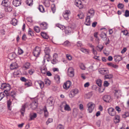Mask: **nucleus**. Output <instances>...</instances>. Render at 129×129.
<instances>
[{"label": "nucleus", "instance_id": "52", "mask_svg": "<svg viewBox=\"0 0 129 129\" xmlns=\"http://www.w3.org/2000/svg\"><path fill=\"white\" fill-rule=\"evenodd\" d=\"M34 29L37 33H38L40 31V29L39 27L38 26H36L34 27Z\"/></svg>", "mask_w": 129, "mask_h": 129}, {"label": "nucleus", "instance_id": "4", "mask_svg": "<svg viewBox=\"0 0 129 129\" xmlns=\"http://www.w3.org/2000/svg\"><path fill=\"white\" fill-rule=\"evenodd\" d=\"M71 14V12L69 10H66L63 12V16L64 19L67 20L69 19V16Z\"/></svg>", "mask_w": 129, "mask_h": 129}, {"label": "nucleus", "instance_id": "59", "mask_svg": "<svg viewBox=\"0 0 129 129\" xmlns=\"http://www.w3.org/2000/svg\"><path fill=\"white\" fill-rule=\"evenodd\" d=\"M75 95L71 91L70 92V93L69 94V96L71 98H72Z\"/></svg>", "mask_w": 129, "mask_h": 129}, {"label": "nucleus", "instance_id": "9", "mask_svg": "<svg viewBox=\"0 0 129 129\" xmlns=\"http://www.w3.org/2000/svg\"><path fill=\"white\" fill-rule=\"evenodd\" d=\"M115 96L117 99L120 98V90H115L114 91Z\"/></svg>", "mask_w": 129, "mask_h": 129}, {"label": "nucleus", "instance_id": "51", "mask_svg": "<svg viewBox=\"0 0 129 129\" xmlns=\"http://www.w3.org/2000/svg\"><path fill=\"white\" fill-rule=\"evenodd\" d=\"M23 52V50L20 48H18V54L19 55H20L22 54Z\"/></svg>", "mask_w": 129, "mask_h": 129}, {"label": "nucleus", "instance_id": "17", "mask_svg": "<svg viewBox=\"0 0 129 129\" xmlns=\"http://www.w3.org/2000/svg\"><path fill=\"white\" fill-rule=\"evenodd\" d=\"M38 106V103L36 102H33L31 104V107L33 109L36 108Z\"/></svg>", "mask_w": 129, "mask_h": 129}, {"label": "nucleus", "instance_id": "40", "mask_svg": "<svg viewBox=\"0 0 129 129\" xmlns=\"http://www.w3.org/2000/svg\"><path fill=\"white\" fill-rule=\"evenodd\" d=\"M45 54H49L50 50L48 47H46L44 50Z\"/></svg>", "mask_w": 129, "mask_h": 129}, {"label": "nucleus", "instance_id": "45", "mask_svg": "<svg viewBox=\"0 0 129 129\" xmlns=\"http://www.w3.org/2000/svg\"><path fill=\"white\" fill-rule=\"evenodd\" d=\"M44 111L45 113V116H47L48 115V112L46 109V108L45 106L44 109Z\"/></svg>", "mask_w": 129, "mask_h": 129}, {"label": "nucleus", "instance_id": "62", "mask_svg": "<svg viewBox=\"0 0 129 129\" xmlns=\"http://www.w3.org/2000/svg\"><path fill=\"white\" fill-rule=\"evenodd\" d=\"M66 56L67 58L69 60H71L72 57L71 55L67 54L66 55Z\"/></svg>", "mask_w": 129, "mask_h": 129}, {"label": "nucleus", "instance_id": "54", "mask_svg": "<svg viewBox=\"0 0 129 129\" xmlns=\"http://www.w3.org/2000/svg\"><path fill=\"white\" fill-rule=\"evenodd\" d=\"M80 69L83 70H84L85 69V68L84 65L82 63L81 64L80 66Z\"/></svg>", "mask_w": 129, "mask_h": 129}, {"label": "nucleus", "instance_id": "41", "mask_svg": "<svg viewBox=\"0 0 129 129\" xmlns=\"http://www.w3.org/2000/svg\"><path fill=\"white\" fill-rule=\"evenodd\" d=\"M51 9L53 13H54L55 12L56 10L55 6L54 4H53L51 5Z\"/></svg>", "mask_w": 129, "mask_h": 129}, {"label": "nucleus", "instance_id": "38", "mask_svg": "<svg viewBox=\"0 0 129 129\" xmlns=\"http://www.w3.org/2000/svg\"><path fill=\"white\" fill-rule=\"evenodd\" d=\"M102 82V80L100 79H98L96 81V84L99 87H101Z\"/></svg>", "mask_w": 129, "mask_h": 129}, {"label": "nucleus", "instance_id": "5", "mask_svg": "<svg viewBox=\"0 0 129 129\" xmlns=\"http://www.w3.org/2000/svg\"><path fill=\"white\" fill-rule=\"evenodd\" d=\"M102 99L104 101L106 102L109 103L111 101V96L109 95H105L104 96Z\"/></svg>", "mask_w": 129, "mask_h": 129}, {"label": "nucleus", "instance_id": "16", "mask_svg": "<svg viewBox=\"0 0 129 129\" xmlns=\"http://www.w3.org/2000/svg\"><path fill=\"white\" fill-rule=\"evenodd\" d=\"M48 24L46 22H43L40 24L41 28L43 29H45L47 28Z\"/></svg>", "mask_w": 129, "mask_h": 129}, {"label": "nucleus", "instance_id": "7", "mask_svg": "<svg viewBox=\"0 0 129 129\" xmlns=\"http://www.w3.org/2000/svg\"><path fill=\"white\" fill-rule=\"evenodd\" d=\"M108 111L109 115L112 116H114L116 114V112L114 109L112 108H109Z\"/></svg>", "mask_w": 129, "mask_h": 129}, {"label": "nucleus", "instance_id": "25", "mask_svg": "<svg viewBox=\"0 0 129 129\" xmlns=\"http://www.w3.org/2000/svg\"><path fill=\"white\" fill-rule=\"evenodd\" d=\"M5 10L6 12H10L12 10V8L9 5L7 7H6L5 8Z\"/></svg>", "mask_w": 129, "mask_h": 129}, {"label": "nucleus", "instance_id": "42", "mask_svg": "<svg viewBox=\"0 0 129 129\" xmlns=\"http://www.w3.org/2000/svg\"><path fill=\"white\" fill-rule=\"evenodd\" d=\"M7 106L8 109L10 110H11V108L10 106L11 104V102L10 100H9L7 101Z\"/></svg>", "mask_w": 129, "mask_h": 129}, {"label": "nucleus", "instance_id": "60", "mask_svg": "<svg viewBox=\"0 0 129 129\" xmlns=\"http://www.w3.org/2000/svg\"><path fill=\"white\" fill-rule=\"evenodd\" d=\"M122 32L123 33V35L125 36L127 35V34L128 33L127 31L126 30H123Z\"/></svg>", "mask_w": 129, "mask_h": 129}, {"label": "nucleus", "instance_id": "44", "mask_svg": "<svg viewBox=\"0 0 129 129\" xmlns=\"http://www.w3.org/2000/svg\"><path fill=\"white\" fill-rule=\"evenodd\" d=\"M100 36L101 38L104 39L106 38V35L105 33L102 32L100 34Z\"/></svg>", "mask_w": 129, "mask_h": 129}, {"label": "nucleus", "instance_id": "50", "mask_svg": "<svg viewBox=\"0 0 129 129\" xmlns=\"http://www.w3.org/2000/svg\"><path fill=\"white\" fill-rule=\"evenodd\" d=\"M73 92L75 95L77 94L78 92V90L77 89H73L71 91Z\"/></svg>", "mask_w": 129, "mask_h": 129}, {"label": "nucleus", "instance_id": "11", "mask_svg": "<svg viewBox=\"0 0 129 129\" xmlns=\"http://www.w3.org/2000/svg\"><path fill=\"white\" fill-rule=\"evenodd\" d=\"M100 74L102 75H106L108 73V70L102 68L99 70Z\"/></svg>", "mask_w": 129, "mask_h": 129}, {"label": "nucleus", "instance_id": "29", "mask_svg": "<svg viewBox=\"0 0 129 129\" xmlns=\"http://www.w3.org/2000/svg\"><path fill=\"white\" fill-rule=\"evenodd\" d=\"M37 83L39 85L41 88H42L43 87L44 85V83L43 82L40 81H37Z\"/></svg>", "mask_w": 129, "mask_h": 129}, {"label": "nucleus", "instance_id": "30", "mask_svg": "<svg viewBox=\"0 0 129 129\" xmlns=\"http://www.w3.org/2000/svg\"><path fill=\"white\" fill-rule=\"evenodd\" d=\"M24 85L27 87L31 86V81L30 80H27L25 82Z\"/></svg>", "mask_w": 129, "mask_h": 129}, {"label": "nucleus", "instance_id": "46", "mask_svg": "<svg viewBox=\"0 0 129 129\" xmlns=\"http://www.w3.org/2000/svg\"><path fill=\"white\" fill-rule=\"evenodd\" d=\"M129 116V113L128 112H125V113L122 115V117L123 118H126Z\"/></svg>", "mask_w": 129, "mask_h": 129}, {"label": "nucleus", "instance_id": "63", "mask_svg": "<svg viewBox=\"0 0 129 129\" xmlns=\"http://www.w3.org/2000/svg\"><path fill=\"white\" fill-rule=\"evenodd\" d=\"M56 58H53V60L51 61V62L52 64H55L56 63Z\"/></svg>", "mask_w": 129, "mask_h": 129}, {"label": "nucleus", "instance_id": "58", "mask_svg": "<svg viewBox=\"0 0 129 129\" xmlns=\"http://www.w3.org/2000/svg\"><path fill=\"white\" fill-rule=\"evenodd\" d=\"M63 45L66 46H69L70 45V42L68 41L65 42L63 43Z\"/></svg>", "mask_w": 129, "mask_h": 129}, {"label": "nucleus", "instance_id": "15", "mask_svg": "<svg viewBox=\"0 0 129 129\" xmlns=\"http://www.w3.org/2000/svg\"><path fill=\"white\" fill-rule=\"evenodd\" d=\"M10 3L8 0H3L1 4L2 6L6 7L8 6Z\"/></svg>", "mask_w": 129, "mask_h": 129}, {"label": "nucleus", "instance_id": "34", "mask_svg": "<svg viewBox=\"0 0 129 129\" xmlns=\"http://www.w3.org/2000/svg\"><path fill=\"white\" fill-rule=\"evenodd\" d=\"M26 3L27 5L30 6H32L33 4L32 0H27Z\"/></svg>", "mask_w": 129, "mask_h": 129}, {"label": "nucleus", "instance_id": "61", "mask_svg": "<svg viewBox=\"0 0 129 129\" xmlns=\"http://www.w3.org/2000/svg\"><path fill=\"white\" fill-rule=\"evenodd\" d=\"M34 70L30 69L29 70L28 73L30 75L32 74L34 72Z\"/></svg>", "mask_w": 129, "mask_h": 129}, {"label": "nucleus", "instance_id": "22", "mask_svg": "<svg viewBox=\"0 0 129 129\" xmlns=\"http://www.w3.org/2000/svg\"><path fill=\"white\" fill-rule=\"evenodd\" d=\"M5 88H6V89L5 90L4 92L6 94L9 92L11 89L10 85L9 84H7V86H6Z\"/></svg>", "mask_w": 129, "mask_h": 129}, {"label": "nucleus", "instance_id": "37", "mask_svg": "<svg viewBox=\"0 0 129 129\" xmlns=\"http://www.w3.org/2000/svg\"><path fill=\"white\" fill-rule=\"evenodd\" d=\"M44 82L45 84L47 86L50 85V81L48 79H44Z\"/></svg>", "mask_w": 129, "mask_h": 129}, {"label": "nucleus", "instance_id": "10", "mask_svg": "<svg viewBox=\"0 0 129 129\" xmlns=\"http://www.w3.org/2000/svg\"><path fill=\"white\" fill-rule=\"evenodd\" d=\"M6 94L7 96H11L13 99L15 98V97L16 96V92L13 91L10 92H8Z\"/></svg>", "mask_w": 129, "mask_h": 129}, {"label": "nucleus", "instance_id": "47", "mask_svg": "<svg viewBox=\"0 0 129 129\" xmlns=\"http://www.w3.org/2000/svg\"><path fill=\"white\" fill-rule=\"evenodd\" d=\"M7 84L6 83H3L2 84L1 86V88L2 89H5L6 88V86H7Z\"/></svg>", "mask_w": 129, "mask_h": 129}, {"label": "nucleus", "instance_id": "56", "mask_svg": "<svg viewBox=\"0 0 129 129\" xmlns=\"http://www.w3.org/2000/svg\"><path fill=\"white\" fill-rule=\"evenodd\" d=\"M57 129H64V127L61 124H60L58 126Z\"/></svg>", "mask_w": 129, "mask_h": 129}, {"label": "nucleus", "instance_id": "35", "mask_svg": "<svg viewBox=\"0 0 129 129\" xmlns=\"http://www.w3.org/2000/svg\"><path fill=\"white\" fill-rule=\"evenodd\" d=\"M107 64L109 66L115 68H117L118 67V66L117 65L114 64L111 62L108 63H107Z\"/></svg>", "mask_w": 129, "mask_h": 129}, {"label": "nucleus", "instance_id": "1", "mask_svg": "<svg viewBox=\"0 0 129 129\" xmlns=\"http://www.w3.org/2000/svg\"><path fill=\"white\" fill-rule=\"evenodd\" d=\"M74 28L68 26L65 28V33L66 35H70L71 33H73Z\"/></svg>", "mask_w": 129, "mask_h": 129}, {"label": "nucleus", "instance_id": "55", "mask_svg": "<svg viewBox=\"0 0 129 129\" xmlns=\"http://www.w3.org/2000/svg\"><path fill=\"white\" fill-rule=\"evenodd\" d=\"M28 34L31 36H32L33 35V32L30 28H29L28 32Z\"/></svg>", "mask_w": 129, "mask_h": 129}, {"label": "nucleus", "instance_id": "13", "mask_svg": "<svg viewBox=\"0 0 129 129\" xmlns=\"http://www.w3.org/2000/svg\"><path fill=\"white\" fill-rule=\"evenodd\" d=\"M20 1V0H14L13 2V4L15 6H18L21 4Z\"/></svg>", "mask_w": 129, "mask_h": 129}, {"label": "nucleus", "instance_id": "64", "mask_svg": "<svg viewBox=\"0 0 129 129\" xmlns=\"http://www.w3.org/2000/svg\"><path fill=\"white\" fill-rule=\"evenodd\" d=\"M115 109L118 112H120L121 111L120 108L118 106H116L115 107Z\"/></svg>", "mask_w": 129, "mask_h": 129}, {"label": "nucleus", "instance_id": "39", "mask_svg": "<svg viewBox=\"0 0 129 129\" xmlns=\"http://www.w3.org/2000/svg\"><path fill=\"white\" fill-rule=\"evenodd\" d=\"M38 9L40 12H43L44 11V9L43 6L42 5H39L38 7Z\"/></svg>", "mask_w": 129, "mask_h": 129}, {"label": "nucleus", "instance_id": "21", "mask_svg": "<svg viewBox=\"0 0 129 129\" xmlns=\"http://www.w3.org/2000/svg\"><path fill=\"white\" fill-rule=\"evenodd\" d=\"M114 58L115 62H118L121 60V56L120 55H115L114 56Z\"/></svg>", "mask_w": 129, "mask_h": 129}, {"label": "nucleus", "instance_id": "8", "mask_svg": "<svg viewBox=\"0 0 129 129\" xmlns=\"http://www.w3.org/2000/svg\"><path fill=\"white\" fill-rule=\"evenodd\" d=\"M68 74L69 76L70 77H73L74 75V70L73 68L71 67L68 70Z\"/></svg>", "mask_w": 129, "mask_h": 129}, {"label": "nucleus", "instance_id": "3", "mask_svg": "<svg viewBox=\"0 0 129 129\" xmlns=\"http://www.w3.org/2000/svg\"><path fill=\"white\" fill-rule=\"evenodd\" d=\"M40 49L38 47H36L35 50L33 51V54L34 56L38 57L40 54Z\"/></svg>", "mask_w": 129, "mask_h": 129}, {"label": "nucleus", "instance_id": "18", "mask_svg": "<svg viewBox=\"0 0 129 129\" xmlns=\"http://www.w3.org/2000/svg\"><path fill=\"white\" fill-rule=\"evenodd\" d=\"M90 16H87L86 18V21L85 22V24L87 25H90Z\"/></svg>", "mask_w": 129, "mask_h": 129}, {"label": "nucleus", "instance_id": "23", "mask_svg": "<svg viewBox=\"0 0 129 129\" xmlns=\"http://www.w3.org/2000/svg\"><path fill=\"white\" fill-rule=\"evenodd\" d=\"M47 103L49 104V106H51L53 105V100L51 97L49 98L47 100Z\"/></svg>", "mask_w": 129, "mask_h": 129}, {"label": "nucleus", "instance_id": "14", "mask_svg": "<svg viewBox=\"0 0 129 129\" xmlns=\"http://www.w3.org/2000/svg\"><path fill=\"white\" fill-rule=\"evenodd\" d=\"M75 5L79 7L80 9L82 7V2L80 0H75Z\"/></svg>", "mask_w": 129, "mask_h": 129}, {"label": "nucleus", "instance_id": "2", "mask_svg": "<svg viewBox=\"0 0 129 129\" xmlns=\"http://www.w3.org/2000/svg\"><path fill=\"white\" fill-rule=\"evenodd\" d=\"M87 106L89 112L90 113H91L94 109L95 106V105L92 103H89L88 104Z\"/></svg>", "mask_w": 129, "mask_h": 129}, {"label": "nucleus", "instance_id": "12", "mask_svg": "<svg viewBox=\"0 0 129 129\" xmlns=\"http://www.w3.org/2000/svg\"><path fill=\"white\" fill-rule=\"evenodd\" d=\"M26 104L22 106V107L20 110L22 115L24 116L25 111V109L26 108Z\"/></svg>", "mask_w": 129, "mask_h": 129}, {"label": "nucleus", "instance_id": "33", "mask_svg": "<svg viewBox=\"0 0 129 129\" xmlns=\"http://www.w3.org/2000/svg\"><path fill=\"white\" fill-rule=\"evenodd\" d=\"M80 50L82 52L86 54H88L89 53V50L86 49L84 48H81L80 49Z\"/></svg>", "mask_w": 129, "mask_h": 129}, {"label": "nucleus", "instance_id": "53", "mask_svg": "<svg viewBox=\"0 0 129 129\" xmlns=\"http://www.w3.org/2000/svg\"><path fill=\"white\" fill-rule=\"evenodd\" d=\"M124 15L126 17L129 16V11L128 10H126L125 11Z\"/></svg>", "mask_w": 129, "mask_h": 129}, {"label": "nucleus", "instance_id": "20", "mask_svg": "<svg viewBox=\"0 0 129 129\" xmlns=\"http://www.w3.org/2000/svg\"><path fill=\"white\" fill-rule=\"evenodd\" d=\"M94 13L93 10L92 9H91L88 11L87 16H90V17H91L93 16Z\"/></svg>", "mask_w": 129, "mask_h": 129}, {"label": "nucleus", "instance_id": "27", "mask_svg": "<svg viewBox=\"0 0 129 129\" xmlns=\"http://www.w3.org/2000/svg\"><path fill=\"white\" fill-rule=\"evenodd\" d=\"M10 23L11 24H12L13 25L15 26L17 25V21L16 19L13 18L11 21Z\"/></svg>", "mask_w": 129, "mask_h": 129}, {"label": "nucleus", "instance_id": "36", "mask_svg": "<svg viewBox=\"0 0 129 129\" xmlns=\"http://www.w3.org/2000/svg\"><path fill=\"white\" fill-rule=\"evenodd\" d=\"M64 109L65 110L70 111L71 110V108L69 105L66 104L64 107Z\"/></svg>", "mask_w": 129, "mask_h": 129}, {"label": "nucleus", "instance_id": "31", "mask_svg": "<svg viewBox=\"0 0 129 129\" xmlns=\"http://www.w3.org/2000/svg\"><path fill=\"white\" fill-rule=\"evenodd\" d=\"M41 35L42 37L44 39H47L49 38L48 36L46 33L42 32L41 33Z\"/></svg>", "mask_w": 129, "mask_h": 129}, {"label": "nucleus", "instance_id": "19", "mask_svg": "<svg viewBox=\"0 0 129 129\" xmlns=\"http://www.w3.org/2000/svg\"><path fill=\"white\" fill-rule=\"evenodd\" d=\"M18 67L17 64L15 63H12L10 65V68L11 70H13L16 69Z\"/></svg>", "mask_w": 129, "mask_h": 129}, {"label": "nucleus", "instance_id": "49", "mask_svg": "<svg viewBox=\"0 0 129 129\" xmlns=\"http://www.w3.org/2000/svg\"><path fill=\"white\" fill-rule=\"evenodd\" d=\"M13 75L14 77H16V76L18 75L19 74V71L18 70H16V71H15L13 73Z\"/></svg>", "mask_w": 129, "mask_h": 129}, {"label": "nucleus", "instance_id": "26", "mask_svg": "<svg viewBox=\"0 0 129 129\" xmlns=\"http://www.w3.org/2000/svg\"><path fill=\"white\" fill-rule=\"evenodd\" d=\"M37 116V114L36 113H34L33 114H31L30 115V119L29 120H32L34 119Z\"/></svg>", "mask_w": 129, "mask_h": 129}, {"label": "nucleus", "instance_id": "6", "mask_svg": "<svg viewBox=\"0 0 129 129\" xmlns=\"http://www.w3.org/2000/svg\"><path fill=\"white\" fill-rule=\"evenodd\" d=\"M71 85V83L70 81H68L64 83L63 85V88L66 89H67Z\"/></svg>", "mask_w": 129, "mask_h": 129}, {"label": "nucleus", "instance_id": "32", "mask_svg": "<svg viewBox=\"0 0 129 129\" xmlns=\"http://www.w3.org/2000/svg\"><path fill=\"white\" fill-rule=\"evenodd\" d=\"M113 76L112 74H107L105 75L104 77L105 79H110L113 77Z\"/></svg>", "mask_w": 129, "mask_h": 129}, {"label": "nucleus", "instance_id": "28", "mask_svg": "<svg viewBox=\"0 0 129 129\" xmlns=\"http://www.w3.org/2000/svg\"><path fill=\"white\" fill-rule=\"evenodd\" d=\"M50 56L49 54H45V55L43 60V62H45L46 59L48 61H49V60L50 59Z\"/></svg>", "mask_w": 129, "mask_h": 129}, {"label": "nucleus", "instance_id": "43", "mask_svg": "<svg viewBox=\"0 0 129 129\" xmlns=\"http://www.w3.org/2000/svg\"><path fill=\"white\" fill-rule=\"evenodd\" d=\"M103 48V46L101 45H100L97 47L96 49L98 51L101 52Z\"/></svg>", "mask_w": 129, "mask_h": 129}, {"label": "nucleus", "instance_id": "24", "mask_svg": "<svg viewBox=\"0 0 129 129\" xmlns=\"http://www.w3.org/2000/svg\"><path fill=\"white\" fill-rule=\"evenodd\" d=\"M54 79L57 83H59L60 82V78L58 75H55L54 77Z\"/></svg>", "mask_w": 129, "mask_h": 129}, {"label": "nucleus", "instance_id": "57", "mask_svg": "<svg viewBox=\"0 0 129 129\" xmlns=\"http://www.w3.org/2000/svg\"><path fill=\"white\" fill-rule=\"evenodd\" d=\"M109 84L108 83V81H105L104 83V86L107 87L109 85Z\"/></svg>", "mask_w": 129, "mask_h": 129}, {"label": "nucleus", "instance_id": "48", "mask_svg": "<svg viewBox=\"0 0 129 129\" xmlns=\"http://www.w3.org/2000/svg\"><path fill=\"white\" fill-rule=\"evenodd\" d=\"M30 66V64L29 63H26L24 66V68L26 69H27Z\"/></svg>", "mask_w": 129, "mask_h": 129}]
</instances>
